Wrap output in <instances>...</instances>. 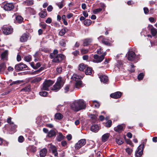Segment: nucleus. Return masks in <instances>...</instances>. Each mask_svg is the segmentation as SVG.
<instances>
[{
  "instance_id": "obj_44",
  "label": "nucleus",
  "mask_w": 157,
  "mask_h": 157,
  "mask_svg": "<svg viewBox=\"0 0 157 157\" xmlns=\"http://www.w3.org/2000/svg\"><path fill=\"white\" fill-rule=\"evenodd\" d=\"M85 68V66L83 63L80 64L78 67V70L81 71H83Z\"/></svg>"
},
{
  "instance_id": "obj_45",
  "label": "nucleus",
  "mask_w": 157,
  "mask_h": 157,
  "mask_svg": "<svg viewBox=\"0 0 157 157\" xmlns=\"http://www.w3.org/2000/svg\"><path fill=\"white\" fill-rule=\"evenodd\" d=\"M112 125V121L111 120H108L105 124V126L107 127H110Z\"/></svg>"
},
{
  "instance_id": "obj_7",
  "label": "nucleus",
  "mask_w": 157,
  "mask_h": 157,
  "mask_svg": "<svg viewBox=\"0 0 157 157\" xmlns=\"http://www.w3.org/2000/svg\"><path fill=\"white\" fill-rule=\"evenodd\" d=\"M28 67L27 66L22 63L17 64L15 65L14 69L17 71H19L21 70H26Z\"/></svg>"
},
{
  "instance_id": "obj_35",
  "label": "nucleus",
  "mask_w": 157,
  "mask_h": 157,
  "mask_svg": "<svg viewBox=\"0 0 157 157\" xmlns=\"http://www.w3.org/2000/svg\"><path fill=\"white\" fill-rule=\"evenodd\" d=\"M55 117L56 119L58 120H61L63 118V116L61 113H57L56 114Z\"/></svg>"
},
{
  "instance_id": "obj_10",
  "label": "nucleus",
  "mask_w": 157,
  "mask_h": 157,
  "mask_svg": "<svg viewBox=\"0 0 157 157\" xmlns=\"http://www.w3.org/2000/svg\"><path fill=\"white\" fill-rule=\"evenodd\" d=\"M2 30L3 33L6 35L10 34L13 31V29L11 27L7 26H3Z\"/></svg>"
},
{
  "instance_id": "obj_6",
  "label": "nucleus",
  "mask_w": 157,
  "mask_h": 157,
  "mask_svg": "<svg viewBox=\"0 0 157 157\" xmlns=\"http://www.w3.org/2000/svg\"><path fill=\"white\" fill-rule=\"evenodd\" d=\"M65 58V56L63 54H58L56 56L54 57L51 58L52 59V62L55 63H59L61 62Z\"/></svg>"
},
{
  "instance_id": "obj_64",
  "label": "nucleus",
  "mask_w": 157,
  "mask_h": 157,
  "mask_svg": "<svg viewBox=\"0 0 157 157\" xmlns=\"http://www.w3.org/2000/svg\"><path fill=\"white\" fill-rule=\"evenodd\" d=\"M79 52L78 50H76L72 52V54L75 56H76L79 54Z\"/></svg>"
},
{
  "instance_id": "obj_17",
  "label": "nucleus",
  "mask_w": 157,
  "mask_h": 157,
  "mask_svg": "<svg viewBox=\"0 0 157 157\" xmlns=\"http://www.w3.org/2000/svg\"><path fill=\"white\" fill-rule=\"evenodd\" d=\"M124 124H121L117 125V127H114V130L116 132L119 133H120L123 130L124 127H125Z\"/></svg>"
},
{
  "instance_id": "obj_39",
  "label": "nucleus",
  "mask_w": 157,
  "mask_h": 157,
  "mask_svg": "<svg viewBox=\"0 0 157 157\" xmlns=\"http://www.w3.org/2000/svg\"><path fill=\"white\" fill-rule=\"evenodd\" d=\"M16 20L19 23H21L23 20V18L20 16H17L16 17Z\"/></svg>"
},
{
  "instance_id": "obj_31",
  "label": "nucleus",
  "mask_w": 157,
  "mask_h": 157,
  "mask_svg": "<svg viewBox=\"0 0 157 157\" xmlns=\"http://www.w3.org/2000/svg\"><path fill=\"white\" fill-rule=\"evenodd\" d=\"M89 117L94 122H96L97 120L98 115L96 114H91L89 116Z\"/></svg>"
},
{
  "instance_id": "obj_40",
  "label": "nucleus",
  "mask_w": 157,
  "mask_h": 157,
  "mask_svg": "<svg viewBox=\"0 0 157 157\" xmlns=\"http://www.w3.org/2000/svg\"><path fill=\"white\" fill-rule=\"evenodd\" d=\"M66 40L64 39H62L59 42V44L63 47H65L66 46Z\"/></svg>"
},
{
  "instance_id": "obj_26",
  "label": "nucleus",
  "mask_w": 157,
  "mask_h": 157,
  "mask_svg": "<svg viewBox=\"0 0 157 157\" xmlns=\"http://www.w3.org/2000/svg\"><path fill=\"white\" fill-rule=\"evenodd\" d=\"M68 31V29L64 27L63 29H61L59 31V35L61 36H63Z\"/></svg>"
},
{
  "instance_id": "obj_57",
  "label": "nucleus",
  "mask_w": 157,
  "mask_h": 157,
  "mask_svg": "<svg viewBox=\"0 0 157 157\" xmlns=\"http://www.w3.org/2000/svg\"><path fill=\"white\" fill-rule=\"evenodd\" d=\"M24 140V138L22 136H20L18 138V141L19 142H22Z\"/></svg>"
},
{
  "instance_id": "obj_50",
  "label": "nucleus",
  "mask_w": 157,
  "mask_h": 157,
  "mask_svg": "<svg viewBox=\"0 0 157 157\" xmlns=\"http://www.w3.org/2000/svg\"><path fill=\"white\" fill-rule=\"evenodd\" d=\"M144 76V75L143 73H140L138 76V79L139 80H140L143 78Z\"/></svg>"
},
{
  "instance_id": "obj_24",
  "label": "nucleus",
  "mask_w": 157,
  "mask_h": 157,
  "mask_svg": "<svg viewBox=\"0 0 157 157\" xmlns=\"http://www.w3.org/2000/svg\"><path fill=\"white\" fill-rule=\"evenodd\" d=\"M8 54V51H5L1 55V59L4 60H6L7 59Z\"/></svg>"
},
{
  "instance_id": "obj_21",
  "label": "nucleus",
  "mask_w": 157,
  "mask_h": 157,
  "mask_svg": "<svg viewBox=\"0 0 157 157\" xmlns=\"http://www.w3.org/2000/svg\"><path fill=\"white\" fill-rule=\"evenodd\" d=\"M99 130V127L97 124L92 125L90 128V130L93 132H98Z\"/></svg>"
},
{
  "instance_id": "obj_37",
  "label": "nucleus",
  "mask_w": 157,
  "mask_h": 157,
  "mask_svg": "<svg viewBox=\"0 0 157 157\" xmlns=\"http://www.w3.org/2000/svg\"><path fill=\"white\" fill-rule=\"evenodd\" d=\"M64 138V136L61 133H59L58 136H57L56 139L59 142L63 140Z\"/></svg>"
},
{
  "instance_id": "obj_2",
  "label": "nucleus",
  "mask_w": 157,
  "mask_h": 157,
  "mask_svg": "<svg viewBox=\"0 0 157 157\" xmlns=\"http://www.w3.org/2000/svg\"><path fill=\"white\" fill-rule=\"evenodd\" d=\"M64 83V80L61 77H59L57 81L53 86L52 90L55 92L58 91L63 86Z\"/></svg>"
},
{
  "instance_id": "obj_14",
  "label": "nucleus",
  "mask_w": 157,
  "mask_h": 157,
  "mask_svg": "<svg viewBox=\"0 0 157 157\" xmlns=\"http://www.w3.org/2000/svg\"><path fill=\"white\" fill-rule=\"evenodd\" d=\"M49 150L51 151L52 153L55 156H57L58 155V153L56 147L53 145H49Z\"/></svg>"
},
{
  "instance_id": "obj_61",
  "label": "nucleus",
  "mask_w": 157,
  "mask_h": 157,
  "mask_svg": "<svg viewBox=\"0 0 157 157\" xmlns=\"http://www.w3.org/2000/svg\"><path fill=\"white\" fill-rule=\"evenodd\" d=\"M144 10L145 14H147L149 12L148 9L147 7H144Z\"/></svg>"
},
{
  "instance_id": "obj_29",
  "label": "nucleus",
  "mask_w": 157,
  "mask_h": 157,
  "mask_svg": "<svg viewBox=\"0 0 157 157\" xmlns=\"http://www.w3.org/2000/svg\"><path fill=\"white\" fill-rule=\"evenodd\" d=\"M34 3L33 0H26L23 2V4L26 6H30L33 4Z\"/></svg>"
},
{
  "instance_id": "obj_55",
  "label": "nucleus",
  "mask_w": 157,
  "mask_h": 157,
  "mask_svg": "<svg viewBox=\"0 0 157 157\" xmlns=\"http://www.w3.org/2000/svg\"><path fill=\"white\" fill-rule=\"evenodd\" d=\"M11 118L10 117H9L7 119V122L10 124V125H13V122L11 121Z\"/></svg>"
},
{
  "instance_id": "obj_52",
  "label": "nucleus",
  "mask_w": 157,
  "mask_h": 157,
  "mask_svg": "<svg viewBox=\"0 0 157 157\" xmlns=\"http://www.w3.org/2000/svg\"><path fill=\"white\" fill-rule=\"evenodd\" d=\"M10 127H11V130L12 131H13L14 132L15 130V129L17 128V126L16 124H14L13 123V125H10Z\"/></svg>"
},
{
  "instance_id": "obj_38",
  "label": "nucleus",
  "mask_w": 157,
  "mask_h": 157,
  "mask_svg": "<svg viewBox=\"0 0 157 157\" xmlns=\"http://www.w3.org/2000/svg\"><path fill=\"white\" fill-rule=\"evenodd\" d=\"M93 106H94L95 107L98 108L99 107L100 104L99 102L96 101H92Z\"/></svg>"
},
{
  "instance_id": "obj_12",
  "label": "nucleus",
  "mask_w": 157,
  "mask_h": 157,
  "mask_svg": "<svg viewBox=\"0 0 157 157\" xmlns=\"http://www.w3.org/2000/svg\"><path fill=\"white\" fill-rule=\"evenodd\" d=\"M136 57L134 52L132 51L128 52V54L127 59L129 61L133 60Z\"/></svg>"
},
{
  "instance_id": "obj_25",
  "label": "nucleus",
  "mask_w": 157,
  "mask_h": 157,
  "mask_svg": "<svg viewBox=\"0 0 157 157\" xmlns=\"http://www.w3.org/2000/svg\"><path fill=\"white\" fill-rule=\"evenodd\" d=\"M6 68V65L5 63H2L0 64V73L3 72Z\"/></svg>"
},
{
  "instance_id": "obj_33",
  "label": "nucleus",
  "mask_w": 157,
  "mask_h": 157,
  "mask_svg": "<svg viewBox=\"0 0 157 157\" xmlns=\"http://www.w3.org/2000/svg\"><path fill=\"white\" fill-rule=\"evenodd\" d=\"M48 136L49 137H52L56 136V132L54 130H50L48 133Z\"/></svg>"
},
{
  "instance_id": "obj_53",
  "label": "nucleus",
  "mask_w": 157,
  "mask_h": 157,
  "mask_svg": "<svg viewBox=\"0 0 157 157\" xmlns=\"http://www.w3.org/2000/svg\"><path fill=\"white\" fill-rule=\"evenodd\" d=\"M151 34L153 36H155L157 32L155 29H151Z\"/></svg>"
},
{
  "instance_id": "obj_62",
  "label": "nucleus",
  "mask_w": 157,
  "mask_h": 157,
  "mask_svg": "<svg viewBox=\"0 0 157 157\" xmlns=\"http://www.w3.org/2000/svg\"><path fill=\"white\" fill-rule=\"evenodd\" d=\"M53 9V7L51 5L49 6L47 8V10L48 12H51Z\"/></svg>"
},
{
  "instance_id": "obj_48",
  "label": "nucleus",
  "mask_w": 157,
  "mask_h": 157,
  "mask_svg": "<svg viewBox=\"0 0 157 157\" xmlns=\"http://www.w3.org/2000/svg\"><path fill=\"white\" fill-rule=\"evenodd\" d=\"M61 144L62 146L66 148H67V143L66 142V141L65 140H63L61 142Z\"/></svg>"
},
{
  "instance_id": "obj_34",
  "label": "nucleus",
  "mask_w": 157,
  "mask_h": 157,
  "mask_svg": "<svg viewBox=\"0 0 157 157\" xmlns=\"http://www.w3.org/2000/svg\"><path fill=\"white\" fill-rule=\"evenodd\" d=\"M31 90V88L30 86H27L23 88L21 90V92H29Z\"/></svg>"
},
{
  "instance_id": "obj_54",
  "label": "nucleus",
  "mask_w": 157,
  "mask_h": 157,
  "mask_svg": "<svg viewBox=\"0 0 157 157\" xmlns=\"http://www.w3.org/2000/svg\"><path fill=\"white\" fill-rule=\"evenodd\" d=\"M81 52L83 54H86L88 52V50L85 49H81Z\"/></svg>"
},
{
  "instance_id": "obj_1",
  "label": "nucleus",
  "mask_w": 157,
  "mask_h": 157,
  "mask_svg": "<svg viewBox=\"0 0 157 157\" xmlns=\"http://www.w3.org/2000/svg\"><path fill=\"white\" fill-rule=\"evenodd\" d=\"M71 109L74 111L78 112L85 109L86 104L84 101L82 99L75 100L70 103Z\"/></svg>"
},
{
  "instance_id": "obj_56",
  "label": "nucleus",
  "mask_w": 157,
  "mask_h": 157,
  "mask_svg": "<svg viewBox=\"0 0 157 157\" xmlns=\"http://www.w3.org/2000/svg\"><path fill=\"white\" fill-rule=\"evenodd\" d=\"M126 152L127 153H128V154L130 155L132 153V149H131L130 148H126Z\"/></svg>"
},
{
  "instance_id": "obj_60",
  "label": "nucleus",
  "mask_w": 157,
  "mask_h": 157,
  "mask_svg": "<svg viewBox=\"0 0 157 157\" xmlns=\"http://www.w3.org/2000/svg\"><path fill=\"white\" fill-rule=\"evenodd\" d=\"M89 143L92 145V146L90 149H92V148H94L95 146L94 142L93 141L90 140L89 142Z\"/></svg>"
},
{
  "instance_id": "obj_11",
  "label": "nucleus",
  "mask_w": 157,
  "mask_h": 157,
  "mask_svg": "<svg viewBox=\"0 0 157 157\" xmlns=\"http://www.w3.org/2000/svg\"><path fill=\"white\" fill-rule=\"evenodd\" d=\"M14 7L13 3H7L5 4L3 6V9L6 11H11Z\"/></svg>"
},
{
  "instance_id": "obj_32",
  "label": "nucleus",
  "mask_w": 157,
  "mask_h": 157,
  "mask_svg": "<svg viewBox=\"0 0 157 157\" xmlns=\"http://www.w3.org/2000/svg\"><path fill=\"white\" fill-rule=\"evenodd\" d=\"M58 53V51L57 50H54L53 52L50 54L49 56L50 58H52L58 55L57 54Z\"/></svg>"
},
{
  "instance_id": "obj_19",
  "label": "nucleus",
  "mask_w": 157,
  "mask_h": 157,
  "mask_svg": "<svg viewBox=\"0 0 157 157\" xmlns=\"http://www.w3.org/2000/svg\"><path fill=\"white\" fill-rule=\"evenodd\" d=\"M92 38H91L85 39L83 41V45L84 46H87L92 42Z\"/></svg>"
},
{
  "instance_id": "obj_58",
  "label": "nucleus",
  "mask_w": 157,
  "mask_h": 157,
  "mask_svg": "<svg viewBox=\"0 0 157 157\" xmlns=\"http://www.w3.org/2000/svg\"><path fill=\"white\" fill-rule=\"evenodd\" d=\"M30 150L31 152H35L36 150V147L33 146L31 147Z\"/></svg>"
},
{
  "instance_id": "obj_23",
  "label": "nucleus",
  "mask_w": 157,
  "mask_h": 157,
  "mask_svg": "<svg viewBox=\"0 0 157 157\" xmlns=\"http://www.w3.org/2000/svg\"><path fill=\"white\" fill-rule=\"evenodd\" d=\"M47 150L46 148H44L41 149L40 152V157H44L46 155Z\"/></svg>"
},
{
  "instance_id": "obj_9",
  "label": "nucleus",
  "mask_w": 157,
  "mask_h": 157,
  "mask_svg": "<svg viewBox=\"0 0 157 157\" xmlns=\"http://www.w3.org/2000/svg\"><path fill=\"white\" fill-rule=\"evenodd\" d=\"M86 143V140L85 139H82L79 140L75 145V148L76 150H78L82 147L84 146Z\"/></svg>"
},
{
  "instance_id": "obj_16",
  "label": "nucleus",
  "mask_w": 157,
  "mask_h": 157,
  "mask_svg": "<svg viewBox=\"0 0 157 157\" xmlns=\"http://www.w3.org/2000/svg\"><path fill=\"white\" fill-rule=\"evenodd\" d=\"M122 94V93L120 91H117L110 94V97L113 98L117 99L120 98Z\"/></svg>"
},
{
  "instance_id": "obj_8",
  "label": "nucleus",
  "mask_w": 157,
  "mask_h": 157,
  "mask_svg": "<svg viewBox=\"0 0 157 157\" xmlns=\"http://www.w3.org/2000/svg\"><path fill=\"white\" fill-rule=\"evenodd\" d=\"M144 143L142 144L139 146L135 152V155L136 157H140L143 154Z\"/></svg>"
},
{
  "instance_id": "obj_43",
  "label": "nucleus",
  "mask_w": 157,
  "mask_h": 157,
  "mask_svg": "<svg viewBox=\"0 0 157 157\" xmlns=\"http://www.w3.org/2000/svg\"><path fill=\"white\" fill-rule=\"evenodd\" d=\"M70 86H71L69 85L67 86H65V87L64 88L65 93H67L69 91H70L71 92L72 91V90H71L70 89Z\"/></svg>"
},
{
  "instance_id": "obj_41",
  "label": "nucleus",
  "mask_w": 157,
  "mask_h": 157,
  "mask_svg": "<svg viewBox=\"0 0 157 157\" xmlns=\"http://www.w3.org/2000/svg\"><path fill=\"white\" fill-rule=\"evenodd\" d=\"M64 0H62L60 2L56 3V5L59 7V9H61L63 6Z\"/></svg>"
},
{
  "instance_id": "obj_46",
  "label": "nucleus",
  "mask_w": 157,
  "mask_h": 157,
  "mask_svg": "<svg viewBox=\"0 0 157 157\" xmlns=\"http://www.w3.org/2000/svg\"><path fill=\"white\" fill-rule=\"evenodd\" d=\"M102 10V9L101 8H98L94 10L93 11V13L94 14H96L100 12Z\"/></svg>"
},
{
  "instance_id": "obj_51",
  "label": "nucleus",
  "mask_w": 157,
  "mask_h": 157,
  "mask_svg": "<svg viewBox=\"0 0 157 157\" xmlns=\"http://www.w3.org/2000/svg\"><path fill=\"white\" fill-rule=\"evenodd\" d=\"M62 67H57L56 69L57 72L59 74H60L62 72Z\"/></svg>"
},
{
  "instance_id": "obj_27",
  "label": "nucleus",
  "mask_w": 157,
  "mask_h": 157,
  "mask_svg": "<svg viewBox=\"0 0 157 157\" xmlns=\"http://www.w3.org/2000/svg\"><path fill=\"white\" fill-rule=\"evenodd\" d=\"M116 142L118 145H121L124 143L122 139L119 136H117L116 138Z\"/></svg>"
},
{
  "instance_id": "obj_30",
  "label": "nucleus",
  "mask_w": 157,
  "mask_h": 157,
  "mask_svg": "<svg viewBox=\"0 0 157 157\" xmlns=\"http://www.w3.org/2000/svg\"><path fill=\"white\" fill-rule=\"evenodd\" d=\"M41 80V78L40 77H37L34 78L31 81V83H36Z\"/></svg>"
},
{
  "instance_id": "obj_20",
  "label": "nucleus",
  "mask_w": 157,
  "mask_h": 157,
  "mask_svg": "<svg viewBox=\"0 0 157 157\" xmlns=\"http://www.w3.org/2000/svg\"><path fill=\"white\" fill-rule=\"evenodd\" d=\"M110 136L109 133H106L104 134L102 136V141L103 142H105L107 141Z\"/></svg>"
},
{
  "instance_id": "obj_5",
  "label": "nucleus",
  "mask_w": 157,
  "mask_h": 157,
  "mask_svg": "<svg viewBox=\"0 0 157 157\" xmlns=\"http://www.w3.org/2000/svg\"><path fill=\"white\" fill-rule=\"evenodd\" d=\"M106 54V52H105L100 56L97 54L94 55V59L92 60L93 62L95 63H99L101 62L104 59Z\"/></svg>"
},
{
  "instance_id": "obj_59",
  "label": "nucleus",
  "mask_w": 157,
  "mask_h": 157,
  "mask_svg": "<svg viewBox=\"0 0 157 157\" xmlns=\"http://www.w3.org/2000/svg\"><path fill=\"white\" fill-rule=\"evenodd\" d=\"M40 55V52L38 51L36 52L34 55V58H39Z\"/></svg>"
},
{
  "instance_id": "obj_28",
  "label": "nucleus",
  "mask_w": 157,
  "mask_h": 157,
  "mask_svg": "<svg viewBox=\"0 0 157 157\" xmlns=\"http://www.w3.org/2000/svg\"><path fill=\"white\" fill-rule=\"evenodd\" d=\"M47 11L46 9H44L39 13L40 16L42 18L45 17L47 16Z\"/></svg>"
},
{
  "instance_id": "obj_4",
  "label": "nucleus",
  "mask_w": 157,
  "mask_h": 157,
  "mask_svg": "<svg viewBox=\"0 0 157 157\" xmlns=\"http://www.w3.org/2000/svg\"><path fill=\"white\" fill-rule=\"evenodd\" d=\"M54 82L51 80H46L43 84L41 90H48L49 87L51 86Z\"/></svg>"
},
{
  "instance_id": "obj_3",
  "label": "nucleus",
  "mask_w": 157,
  "mask_h": 157,
  "mask_svg": "<svg viewBox=\"0 0 157 157\" xmlns=\"http://www.w3.org/2000/svg\"><path fill=\"white\" fill-rule=\"evenodd\" d=\"M82 78V77L77 75H74L72 77L73 80L76 82L75 87L77 89L82 86V82L81 79Z\"/></svg>"
},
{
  "instance_id": "obj_47",
  "label": "nucleus",
  "mask_w": 157,
  "mask_h": 157,
  "mask_svg": "<svg viewBox=\"0 0 157 157\" xmlns=\"http://www.w3.org/2000/svg\"><path fill=\"white\" fill-rule=\"evenodd\" d=\"M31 56L30 55L26 56L24 58V60L28 62H30L31 61Z\"/></svg>"
},
{
  "instance_id": "obj_13",
  "label": "nucleus",
  "mask_w": 157,
  "mask_h": 157,
  "mask_svg": "<svg viewBox=\"0 0 157 157\" xmlns=\"http://www.w3.org/2000/svg\"><path fill=\"white\" fill-rule=\"evenodd\" d=\"M98 39L99 41H101L103 44L106 45L110 46V43L108 41V39L105 38L103 36H100L98 38Z\"/></svg>"
},
{
  "instance_id": "obj_36",
  "label": "nucleus",
  "mask_w": 157,
  "mask_h": 157,
  "mask_svg": "<svg viewBox=\"0 0 157 157\" xmlns=\"http://www.w3.org/2000/svg\"><path fill=\"white\" fill-rule=\"evenodd\" d=\"M92 70L90 67H87L86 71L85 74L86 75H90L92 73Z\"/></svg>"
},
{
  "instance_id": "obj_22",
  "label": "nucleus",
  "mask_w": 157,
  "mask_h": 157,
  "mask_svg": "<svg viewBox=\"0 0 157 157\" xmlns=\"http://www.w3.org/2000/svg\"><path fill=\"white\" fill-rule=\"evenodd\" d=\"M99 78L101 82L104 83H106L108 80V77L106 75L101 76H100Z\"/></svg>"
},
{
  "instance_id": "obj_42",
  "label": "nucleus",
  "mask_w": 157,
  "mask_h": 157,
  "mask_svg": "<svg viewBox=\"0 0 157 157\" xmlns=\"http://www.w3.org/2000/svg\"><path fill=\"white\" fill-rule=\"evenodd\" d=\"M91 23V21L90 19H86L84 22V25L86 26H89Z\"/></svg>"
},
{
  "instance_id": "obj_15",
  "label": "nucleus",
  "mask_w": 157,
  "mask_h": 157,
  "mask_svg": "<svg viewBox=\"0 0 157 157\" xmlns=\"http://www.w3.org/2000/svg\"><path fill=\"white\" fill-rule=\"evenodd\" d=\"M123 67V64L121 61L118 60L117 63L115 67L116 71H119L122 69Z\"/></svg>"
},
{
  "instance_id": "obj_49",
  "label": "nucleus",
  "mask_w": 157,
  "mask_h": 157,
  "mask_svg": "<svg viewBox=\"0 0 157 157\" xmlns=\"http://www.w3.org/2000/svg\"><path fill=\"white\" fill-rule=\"evenodd\" d=\"M43 91L42 90V91L39 92V94L42 96L45 97L47 95L48 93L47 92Z\"/></svg>"
},
{
  "instance_id": "obj_63",
  "label": "nucleus",
  "mask_w": 157,
  "mask_h": 157,
  "mask_svg": "<svg viewBox=\"0 0 157 157\" xmlns=\"http://www.w3.org/2000/svg\"><path fill=\"white\" fill-rule=\"evenodd\" d=\"M52 20L50 18H48L46 20L45 22L48 24H50L52 22Z\"/></svg>"
},
{
  "instance_id": "obj_18",
  "label": "nucleus",
  "mask_w": 157,
  "mask_h": 157,
  "mask_svg": "<svg viewBox=\"0 0 157 157\" xmlns=\"http://www.w3.org/2000/svg\"><path fill=\"white\" fill-rule=\"evenodd\" d=\"M29 37L28 33H25L21 36L20 41L21 42H25L28 40Z\"/></svg>"
}]
</instances>
